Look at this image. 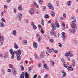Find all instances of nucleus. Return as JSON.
<instances>
[{
  "label": "nucleus",
  "instance_id": "9",
  "mask_svg": "<svg viewBox=\"0 0 78 78\" xmlns=\"http://www.w3.org/2000/svg\"><path fill=\"white\" fill-rule=\"evenodd\" d=\"M66 37V35L65 34V33L63 32L62 33V39H65V38Z\"/></svg>",
  "mask_w": 78,
  "mask_h": 78
},
{
  "label": "nucleus",
  "instance_id": "47",
  "mask_svg": "<svg viewBox=\"0 0 78 78\" xmlns=\"http://www.w3.org/2000/svg\"><path fill=\"white\" fill-rule=\"evenodd\" d=\"M21 70H24V67H23V65L21 66Z\"/></svg>",
  "mask_w": 78,
  "mask_h": 78
},
{
  "label": "nucleus",
  "instance_id": "45",
  "mask_svg": "<svg viewBox=\"0 0 78 78\" xmlns=\"http://www.w3.org/2000/svg\"><path fill=\"white\" fill-rule=\"evenodd\" d=\"M54 50V53H57L58 52L57 50Z\"/></svg>",
  "mask_w": 78,
  "mask_h": 78
},
{
  "label": "nucleus",
  "instance_id": "25",
  "mask_svg": "<svg viewBox=\"0 0 78 78\" xmlns=\"http://www.w3.org/2000/svg\"><path fill=\"white\" fill-rule=\"evenodd\" d=\"M17 57V61H20L21 60V57L20 55L16 56Z\"/></svg>",
  "mask_w": 78,
  "mask_h": 78
},
{
  "label": "nucleus",
  "instance_id": "4",
  "mask_svg": "<svg viewBox=\"0 0 78 78\" xmlns=\"http://www.w3.org/2000/svg\"><path fill=\"white\" fill-rule=\"evenodd\" d=\"M28 12L31 15H32L33 14H34L35 13V10H34V9L32 8L31 9L28 10Z\"/></svg>",
  "mask_w": 78,
  "mask_h": 78
},
{
  "label": "nucleus",
  "instance_id": "8",
  "mask_svg": "<svg viewBox=\"0 0 78 78\" xmlns=\"http://www.w3.org/2000/svg\"><path fill=\"white\" fill-rule=\"evenodd\" d=\"M33 46L34 48H37V46H38V44L36 42H34Z\"/></svg>",
  "mask_w": 78,
  "mask_h": 78
},
{
  "label": "nucleus",
  "instance_id": "55",
  "mask_svg": "<svg viewBox=\"0 0 78 78\" xmlns=\"http://www.w3.org/2000/svg\"><path fill=\"white\" fill-rule=\"evenodd\" d=\"M5 8V9H7L8 8V6L5 5L4 6Z\"/></svg>",
  "mask_w": 78,
  "mask_h": 78
},
{
  "label": "nucleus",
  "instance_id": "27",
  "mask_svg": "<svg viewBox=\"0 0 78 78\" xmlns=\"http://www.w3.org/2000/svg\"><path fill=\"white\" fill-rule=\"evenodd\" d=\"M51 14L52 17L55 16V12L52 11L51 12Z\"/></svg>",
  "mask_w": 78,
  "mask_h": 78
},
{
  "label": "nucleus",
  "instance_id": "12",
  "mask_svg": "<svg viewBox=\"0 0 78 78\" xmlns=\"http://www.w3.org/2000/svg\"><path fill=\"white\" fill-rule=\"evenodd\" d=\"M16 69H12V73L13 75H16Z\"/></svg>",
  "mask_w": 78,
  "mask_h": 78
},
{
  "label": "nucleus",
  "instance_id": "26",
  "mask_svg": "<svg viewBox=\"0 0 78 78\" xmlns=\"http://www.w3.org/2000/svg\"><path fill=\"white\" fill-rule=\"evenodd\" d=\"M23 44L24 45H27V40H25L23 41Z\"/></svg>",
  "mask_w": 78,
  "mask_h": 78
},
{
  "label": "nucleus",
  "instance_id": "16",
  "mask_svg": "<svg viewBox=\"0 0 78 78\" xmlns=\"http://www.w3.org/2000/svg\"><path fill=\"white\" fill-rule=\"evenodd\" d=\"M0 27H1V28L4 27H5V24H4V23L2 22H0Z\"/></svg>",
  "mask_w": 78,
  "mask_h": 78
},
{
  "label": "nucleus",
  "instance_id": "40",
  "mask_svg": "<svg viewBox=\"0 0 78 78\" xmlns=\"http://www.w3.org/2000/svg\"><path fill=\"white\" fill-rule=\"evenodd\" d=\"M33 28L34 29V30H36L37 29V27L35 26H33Z\"/></svg>",
  "mask_w": 78,
  "mask_h": 78
},
{
  "label": "nucleus",
  "instance_id": "23",
  "mask_svg": "<svg viewBox=\"0 0 78 78\" xmlns=\"http://www.w3.org/2000/svg\"><path fill=\"white\" fill-rule=\"evenodd\" d=\"M25 78H29L28 75V73L26 72L25 73Z\"/></svg>",
  "mask_w": 78,
  "mask_h": 78
},
{
  "label": "nucleus",
  "instance_id": "59",
  "mask_svg": "<svg viewBox=\"0 0 78 78\" xmlns=\"http://www.w3.org/2000/svg\"><path fill=\"white\" fill-rule=\"evenodd\" d=\"M36 76H37V75L35 74V75L34 76L33 78H36Z\"/></svg>",
  "mask_w": 78,
  "mask_h": 78
},
{
  "label": "nucleus",
  "instance_id": "50",
  "mask_svg": "<svg viewBox=\"0 0 78 78\" xmlns=\"http://www.w3.org/2000/svg\"><path fill=\"white\" fill-rule=\"evenodd\" d=\"M62 26H63V27H66V25H65V23H62Z\"/></svg>",
  "mask_w": 78,
  "mask_h": 78
},
{
  "label": "nucleus",
  "instance_id": "60",
  "mask_svg": "<svg viewBox=\"0 0 78 78\" xmlns=\"http://www.w3.org/2000/svg\"><path fill=\"white\" fill-rule=\"evenodd\" d=\"M41 33H42V34L44 33V30H41Z\"/></svg>",
  "mask_w": 78,
  "mask_h": 78
},
{
  "label": "nucleus",
  "instance_id": "33",
  "mask_svg": "<svg viewBox=\"0 0 78 78\" xmlns=\"http://www.w3.org/2000/svg\"><path fill=\"white\" fill-rule=\"evenodd\" d=\"M74 41L75 44H76V45H78V41H77V40H74Z\"/></svg>",
  "mask_w": 78,
  "mask_h": 78
},
{
  "label": "nucleus",
  "instance_id": "42",
  "mask_svg": "<svg viewBox=\"0 0 78 78\" xmlns=\"http://www.w3.org/2000/svg\"><path fill=\"white\" fill-rule=\"evenodd\" d=\"M63 66L64 67H66V68H67V64L66 63L64 64Z\"/></svg>",
  "mask_w": 78,
  "mask_h": 78
},
{
  "label": "nucleus",
  "instance_id": "38",
  "mask_svg": "<svg viewBox=\"0 0 78 78\" xmlns=\"http://www.w3.org/2000/svg\"><path fill=\"white\" fill-rule=\"evenodd\" d=\"M59 44L58 46L59 47H62V44L61 43H58Z\"/></svg>",
  "mask_w": 78,
  "mask_h": 78
},
{
  "label": "nucleus",
  "instance_id": "28",
  "mask_svg": "<svg viewBox=\"0 0 78 78\" xmlns=\"http://www.w3.org/2000/svg\"><path fill=\"white\" fill-rule=\"evenodd\" d=\"M2 75H4L5 74V70L3 69H2Z\"/></svg>",
  "mask_w": 78,
  "mask_h": 78
},
{
  "label": "nucleus",
  "instance_id": "14",
  "mask_svg": "<svg viewBox=\"0 0 78 78\" xmlns=\"http://www.w3.org/2000/svg\"><path fill=\"white\" fill-rule=\"evenodd\" d=\"M23 8H22V5H20L19 7L18 8V10L19 11H21L22 10Z\"/></svg>",
  "mask_w": 78,
  "mask_h": 78
},
{
  "label": "nucleus",
  "instance_id": "46",
  "mask_svg": "<svg viewBox=\"0 0 78 78\" xmlns=\"http://www.w3.org/2000/svg\"><path fill=\"white\" fill-rule=\"evenodd\" d=\"M51 65H52V66H54V64H55V62H51Z\"/></svg>",
  "mask_w": 78,
  "mask_h": 78
},
{
  "label": "nucleus",
  "instance_id": "2",
  "mask_svg": "<svg viewBox=\"0 0 78 78\" xmlns=\"http://www.w3.org/2000/svg\"><path fill=\"white\" fill-rule=\"evenodd\" d=\"M13 52H14L15 53H16V56H20V55H21V50L20 49H19L17 51H14Z\"/></svg>",
  "mask_w": 78,
  "mask_h": 78
},
{
  "label": "nucleus",
  "instance_id": "3",
  "mask_svg": "<svg viewBox=\"0 0 78 78\" xmlns=\"http://www.w3.org/2000/svg\"><path fill=\"white\" fill-rule=\"evenodd\" d=\"M9 52L10 53L11 55H12V56L11 58L12 59H13L14 58V51H13V50L12 49H10L9 50Z\"/></svg>",
  "mask_w": 78,
  "mask_h": 78
},
{
  "label": "nucleus",
  "instance_id": "6",
  "mask_svg": "<svg viewBox=\"0 0 78 78\" xmlns=\"http://www.w3.org/2000/svg\"><path fill=\"white\" fill-rule=\"evenodd\" d=\"M65 56H70V57H72V56H73V54H71L70 53V52H69L65 54Z\"/></svg>",
  "mask_w": 78,
  "mask_h": 78
},
{
  "label": "nucleus",
  "instance_id": "57",
  "mask_svg": "<svg viewBox=\"0 0 78 78\" xmlns=\"http://www.w3.org/2000/svg\"><path fill=\"white\" fill-rule=\"evenodd\" d=\"M56 3L57 6H58L59 4V2L58 1Z\"/></svg>",
  "mask_w": 78,
  "mask_h": 78
},
{
  "label": "nucleus",
  "instance_id": "52",
  "mask_svg": "<svg viewBox=\"0 0 78 78\" xmlns=\"http://www.w3.org/2000/svg\"><path fill=\"white\" fill-rule=\"evenodd\" d=\"M72 23H76V20L75 19H74L73 21L72 22Z\"/></svg>",
  "mask_w": 78,
  "mask_h": 78
},
{
  "label": "nucleus",
  "instance_id": "44",
  "mask_svg": "<svg viewBox=\"0 0 78 78\" xmlns=\"http://www.w3.org/2000/svg\"><path fill=\"white\" fill-rule=\"evenodd\" d=\"M24 72H23L22 74H20V75H21V76H23V77H25V75H24Z\"/></svg>",
  "mask_w": 78,
  "mask_h": 78
},
{
  "label": "nucleus",
  "instance_id": "17",
  "mask_svg": "<svg viewBox=\"0 0 78 78\" xmlns=\"http://www.w3.org/2000/svg\"><path fill=\"white\" fill-rule=\"evenodd\" d=\"M33 69V66H31L30 67H29L28 68V69L29 70L28 72H30L31 71V70L32 69Z\"/></svg>",
  "mask_w": 78,
  "mask_h": 78
},
{
  "label": "nucleus",
  "instance_id": "29",
  "mask_svg": "<svg viewBox=\"0 0 78 78\" xmlns=\"http://www.w3.org/2000/svg\"><path fill=\"white\" fill-rule=\"evenodd\" d=\"M61 61L62 62L64 63V64H66V61L64 60V59L62 58L61 59Z\"/></svg>",
  "mask_w": 78,
  "mask_h": 78
},
{
  "label": "nucleus",
  "instance_id": "31",
  "mask_svg": "<svg viewBox=\"0 0 78 78\" xmlns=\"http://www.w3.org/2000/svg\"><path fill=\"white\" fill-rule=\"evenodd\" d=\"M9 68H10V69H13L14 66L13 65L10 64L9 65Z\"/></svg>",
  "mask_w": 78,
  "mask_h": 78
},
{
  "label": "nucleus",
  "instance_id": "19",
  "mask_svg": "<svg viewBox=\"0 0 78 78\" xmlns=\"http://www.w3.org/2000/svg\"><path fill=\"white\" fill-rule=\"evenodd\" d=\"M47 67V64H45L44 65V69H46L47 70H49V69H48V68Z\"/></svg>",
  "mask_w": 78,
  "mask_h": 78
},
{
  "label": "nucleus",
  "instance_id": "53",
  "mask_svg": "<svg viewBox=\"0 0 78 78\" xmlns=\"http://www.w3.org/2000/svg\"><path fill=\"white\" fill-rule=\"evenodd\" d=\"M63 16L64 17H66V15L65 13H64L63 14Z\"/></svg>",
  "mask_w": 78,
  "mask_h": 78
},
{
  "label": "nucleus",
  "instance_id": "64",
  "mask_svg": "<svg viewBox=\"0 0 78 78\" xmlns=\"http://www.w3.org/2000/svg\"><path fill=\"white\" fill-rule=\"evenodd\" d=\"M20 78H24V77H23V76H22L21 75H20Z\"/></svg>",
  "mask_w": 78,
  "mask_h": 78
},
{
  "label": "nucleus",
  "instance_id": "63",
  "mask_svg": "<svg viewBox=\"0 0 78 78\" xmlns=\"http://www.w3.org/2000/svg\"><path fill=\"white\" fill-rule=\"evenodd\" d=\"M38 28L40 29H41V25H38Z\"/></svg>",
  "mask_w": 78,
  "mask_h": 78
},
{
  "label": "nucleus",
  "instance_id": "32",
  "mask_svg": "<svg viewBox=\"0 0 78 78\" xmlns=\"http://www.w3.org/2000/svg\"><path fill=\"white\" fill-rule=\"evenodd\" d=\"M48 50L49 52V53H51V52L53 51V49L52 48L51 49H49Z\"/></svg>",
  "mask_w": 78,
  "mask_h": 78
},
{
  "label": "nucleus",
  "instance_id": "30",
  "mask_svg": "<svg viewBox=\"0 0 78 78\" xmlns=\"http://www.w3.org/2000/svg\"><path fill=\"white\" fill-rule=\"evenodd\" d=\"M48 8L49 9H51V7H52V5H51L50 3H49L48 4Z\"/></svg>",
  "mask_w": 78,
  "mask_h": 78
},
{
  "label": "nucleus",
  "instance_id": "10",
  "mask_svg": "<svg viewBox=\"0 0 78 78\" xmlns=\"http://www.w3.org/2000/svg\"><path fill=\"white\" fill-rule=\"evenodd\" d=\"M14 48L16 49H18L19 48V45L16 43H14Z\"/></svg>",
  "mask_w": 78,
  "mask_h": 78
},
{
  "label": "nucleus",
  "instance_id": "39",
  "mask_svg": "<svg viewBox=\"0 0 78 78\" xmlns=\"http://www.w3.org/2000/svg\"><path fill=\"white\" fill-rule=\"evenodd\" d=\"M17 9H16L14 8L13 9V12H14V13H16L17 11H16Z\"/></svg>",
  "mask_w": 78,
  "mask_h": 78
},
{
  "label": "nucleus",
  "instance_id": "43",
  "mask_svg": "<svg viewBox=\"0 0 78 78\" xmlns=\"http://www.w3.org/2000/svg\"><path fill=\"white\" fill-rule=\"evenodd\" d=\"M34 56H35V58H36L37 59H38V58H39V57L37 56V55H34Z\"/></svg>",
  "mask_w": 78,
  "mask_h": 78
},
{
  "label": "nucleus",
  "instance_id": "11",
  "mask_svg": "<svg viewBox=\"0 0 78 78\" xmlns=\"http://www.w3.org/2000/svg\"><path fill=\"white\" fill-rule=\"evenodd\" d=\"M71 27L72 28H76L77 27V26H76V24L72 23L71 24Z\"/></svg>",
  "mask_w": 78,
  "mask_h": 78
},
{
  "label": "nucleus",
  "instance_id": "48",
  "mask_svg": "<svg viewBox=\"0 0 78 78\" xmlns=\"http://www.w3.org/2000/svg\"><path fill=\"white\" fill-rule=\"evenodd\" d=\"M37 66L38 67H39V68H40V67H41V64H38L37 65Z\"/></svg>",
  "mask_w": 78,
  "mask_h": 78
},
{
  "label": "nucleus",
  "instance_id": "34",
  "mask_svg": "<svg viewBox=\"0 0 78 78\" xmlns=\"http://www.w3.org/2000/svg\"><path fill=\"white\" fill-rule=\"evenodd\" d=\"M71 33H72L74 34V33H75V30H74V29H72L71 30Z\"/></svg>",
  "mask_w": 78,
  "mask_h": 78
},
{
  "label": "nucleus",
  "instance_id": "56",
  "mask_svg": "<svg viewBox=\"0 0 78 78\" xmlns=\"http://www.w3.org/2000/svg\"><path fill=\"white\" fill-rule=\"evenodd\" d=\"M46 8V7L45 6H44V7H43V9L44 11H45V10Z\"/></svg>",
  "mask_w": 78,
  "mask_h": 78
},
{
  "label": "nucleus",
  "instance_id": "35",
  "mask_svg": "<svg viewBox=\"0 0 78 78\" xmlns=\"http://www.w3.org/2000/svg\"><path fill=\"white\" fill-rule=\"evenodd\" d=\"M44 18H45V19H46V18H48V17H49L48 16V15L46 14V15H45L44 16Z\"/></svg>",
  "mask_w": 78,
  "mask_h": 78
},
{
  "label": "nucleus",
  "instance_id": "36",
  "mask_svg": "<svg viewBox=\"0 0 78 78\" xmlns=\"http://www.w3.org/2000/svg\"><path fill=\"white\" fill-rule=\"evenodd\" d=\"M41 22L42 23V25L43 26H44V20L42 19Z\"/></svg>",
  "mask_w": 78,
  "mask_h": 78
},
{
  "label": "nucleus",
  "instance_id": "22",
  "mask_svg": "<svg viewBox=\"0 0 78 78\" xmlns=\"http://www.w3.org/2000/svg\"><path fill=\"white\" fill-rule=\"evenodd\" d=\"M71 1H68L67 2V4H68V5L69 6H71Z\"/></svg>",
  "mask_w": 78,
  "mask_h": 78
},
{
  "label": "nucleus",
  "instance_id": "41",
  "mask_svg": "<svg viewBox=\"0 0 78 78\" xmlns=\"http://www.w3.org/2000/svg\"><path fill=\"white\" fill-rule=\"evenodd\" d=\"M39 2L40 4H42V2H43L42 0H39Z\"/></svg>",
  "mask_w": 78,
  "mask_h": 78
},
{
  "label": "nucleus",
  "instance_id": "7",
  "mask_svg": "<svg viewBox=\"0 0 78 78\" xmlns=\"http://www.w3.org/2000/svg\"><path fill=\"white\" fill-rule=\"evenodd\" d=\"M55 25L57 28H59V27H60L59 24L58 22L57 21L55 22Z\"/></svg>",
  "mask_w": 78,
  "mask_h": 78
},
{
  "label": "nucleus",
  "instance_id": "49",
  "mask_svg": "<svg viewBox=\"0 0 78 78\" xmlns=\"http://www.w3.org/2000/svg\"><path fill=\"white\" fill-rule=\"evenodd\" d=\"M25 21L26 22V23H28V21H29V20H25Z\"/></svg>",
  "mask_w": 78,
  "mask_h": 78
},
{
  "label": "nucleus",
  "instance_id": "13",
  "mask_svg": "<svg viewBox=\"0 0 78 78\" xmlns=\"http://www.w3.org/2000/svg\"><path fill=\"white\" fill-rule=\"evenodd\" d=\"M72 68V66H69L68 67L67 69L68 70H73V69Z\"/></svg>",
  "mask_w": 78,
  "mask_h": 78
},
{
  "label": "nucleus",
  "instance_id": "61",
  "mask_svg": "<svg viewBox=\"0 0 78 78\" xmlns=\"http://www.w3.org/2000/svg\"><path fill=\"white\" fill-rule=\"evenodd\" d=\"M54 37H56V34L54 33Z\"/></svg>",
  "mask_w": 78,
  "mask_h": 78
},
{
  "label": "nucleus",
  "instance_id": "15",
  "mask_svg": "<svg viewBox=\"0 0 78 78\" xmlns=\"http://www.w3.org/2000/svg\"><path fill=\"white\" fill-rule=\"evenodd\" d=\"M61 72L62 74H63L62 76V78L65 77V76H66V72H64V71H62Z\"/></svg>",
  "mask_w": 78,
  "mask_h": 78
},
{
  "label": "nucleus",
  "instance_id": "5",
  "mask_svg": "<svg viewBox=\"0 0 78 78\" xmlns=\"http://www.w3.org/2000/svg\"><path fill=\"white\" fill-rule=\"evenodd\" d=\"M22 16V15L21 13H19L17 15V17L18 19V20L19 21H21V20H22V19H21V18Z\"/></svg>",
  "mask_w": 78,
  "mask_h": 78
},
{
  "label": "nucleus",
  "instance_id": "54",
  "mask_svg": "<svg viewBox=\"0 0 78 78\" xmlns=\"http://www.w3.org/2000/svg\"><path fill=\"white\" fill-rule=\"evenodd\" d=\"M50 42H52V43H53V40L52 39H50Z\"/></svg>",
  "mask_w": 78,
  "mask_h": 78
},
{
  "label": "nucleus",
  "instance_id": "58",
  "mask_svg": "<svg viewBox=\"0 0 78 78\" xmlns=\"http://www.w3.org/2000/svg\"><path fill=\"white\" fill-rule=\"evenodd\" d=\"M8 72H11V70L10 69H8Z\"/></svg>",
  "mask_w": 78,
  "mask_h": 78
},
{
  "label": "nucleus",
  "instance_id": "20",
  "mask_svg": "<svg viewBox=\"0 0 78 78\" xmlns=\"http://www.w3.org/2000/svg\"><path fill=\"white\" fill-rule=\"evenodd\" d=\"M40 56L42 58H44V52H42L40 54Z\"/></svg>",
  "mask_w": 78,
  "mask_h": 78
},
{
  "label": "nucleus",
  "instance_id": "37",
  "mask_svg": "<svg viewBox=\"0 0 78 78\" xmlns=\"http://www.w3.org/2000/svg\"><path fill=\"white\" fill-rule=\"evenodd\" d=\"M1 21H2V22H6L5 20L3 18L1 19Z\"/></svg>",
  "mask_w": 78,
  "mask_h": 78
},
{
  "label": "nucleus",
  "instance_id": "51",
  "mask_svg": "<svg viewBox=\"0 0 78 78\" xmlns=\"http://www.w3.org/2000/svg\"><path fill=\"white\" fill-rule=\"evenodd\" d=\"M47 77H48V74H46L44 76V78H47Z\"/></svg>",
  "mask_w": 78,
  "mask_h": 78
},
{
  "label": "nucleus",
  "instance_id": "18",
  "mask_svg": "<svg viewBox=\"0 0 78 78\" xmlns=\"http://www.w3.org/2000/svg\"><path fill=\"white\" fill-rule=\"evenodd\" d=\"M3 40H4L3 37L0 34V42H2V41H3Z\"/></svg>",
  "mask_w": 78,
  "mask_h": 78
},
{
  "label": "nucleus",
  "instance_id": "1",
  "mask_svg": "<svg viewBox=\"0 0 78 78\" xmlns=\"http://www.w3.org/2000/svg\"><path fill=\"white\" fill-rule=\"evenodd\" d=\"M52 29L51 30V36H53L54 33H55V30H56V28H55V24L52 25Z\"/></svg>",
  "mask_w": 78,
  "mask_h": 78
},
{
  "label": "nucleus",
  "instance_id": "24",
  "mask_svg": "<svg viewBox=\"0 0 78 78\" xmlns=\"http://www.w3.org/2000/svg\"><path fill=\"white\" fill-rule=\"evenodd\" d=\"M12 34H13L14 36H16V30H13L12 31Z\"/></svg>",
  "mask_w": 78,
  "mask_h": 78
},
{
  "label": "nucleus",
  "instance_id": "21",
  "mask_svg": "<svg viewBox=\"0 0 78 78\" xmlns=\"http://www.w3.org/2000/svg\"><path fill=\"white\" fill-rule=\"evenodd\" d=\"M33 3L34 5H35V6H36L37 8L39 7V6L38 5H37L36 2H33Z\"/></svg>",
  "mask_w": 78,
  "mask_h": 78
},
{
  "label": "nucleus",
  "instance_id": "62",
  "mask_svg": "<svg viewBox=\"0 0 78 78\" xmlns=\"http://www.w3.org/2000/svg\"><path fill=\"white\" fill-rule=\"evenodd\" d=\"M32 24V26H33V27L34 26V22H32V24Z\"/></svg>",
  "mask_w": 78,
  "mask_h": 78
}]
</instances>
